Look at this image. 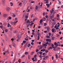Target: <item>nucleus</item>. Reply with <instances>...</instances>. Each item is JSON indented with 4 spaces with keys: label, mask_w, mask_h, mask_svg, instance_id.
I'll use <instances>...</instances> for the list:
<instances>
[{
    "label": "nucleus",
    "mask_w": 63,
    "mask_h": 63,
    "mask_svg": "<svg viewBox=\"0 0 63 63\" xmlns=\"http://www.w3.org/2000/svg\"><path fill=\"white\" fill-rule=\"evenodd\" d=\"M47 25V23H44V26H46Z\"/></svg>",
    "instance_id": "c756f323"
},
{
    "label": "nucleus",
    "mask_w": 63,
    "mask_h": 63,
    "mask_svg": "<svg viewBox=\"0 0 63 63\" xmlns=\"http://www.w3.org/2000/svg\"><path fill=\"white\" fill-rule=\"evenodd\" d=\"M46 44H47V45H48V42H47L46 43Z\"/></svg>",
    "instance_id": "774afa93"
},
{
    "label": "nucleus",
    "mask_w": 63,
    "mask_h": 63,
    "mask_svg": "<svg viewBox=\"0 0 63 63\" xmlns=\"http://www.w3.org/2000/svg\"><path fill=\"white\" fill-rule=\"evenodd\" d=\"M13 44H12V46H13V47H16V44L14 43H13Z\"/></svg>",
    "instance_id": "423d86ee"
},
{
    "label": "nucleus",
    "mask_w": 63,
    "mask_h": 63,
    "mask_svg": "<svg viewBox=\"0 0 63 63\" xmlns=\"http://www.w3.org/2000/svg\"><path fill=\"white\" fill-rule=\"evenodd\" d=\"M53 59H54V57L53 56H52V60H53Z\"/></svg>",
    "instance_id": "680f3d73"
},
{
    "label": "nucleus",
    "mask_w": 63,
    "mask_h": 63,
    "mask_svg": "<svg viewBox=\"0 0 63 63\" xmlns=\"http://www.w3.org/2000/svg\"><path fill=\"white\" fill-rule=\"evenodd\" d=\"M34 2H35V1H31V3H34Z\"/></svg>",
    "instance_id": "bf43d9fd"
},
{
    "label": "nucleus",
    "mask_w": 63,
    "mask_h": 63,
    "mask_svg": "<svg viewBox=\"0 0 63 63\" xmlns=\"http://www.w3.org/2000/svg\"><path fill=\"white\" fill-rule=\"evenodd\" d=\"M13 16L14 17H15V16H16V15L14 14H13Z\"/></svg>",
    "instance_id": "3c124183"
},
{
    "label": "nucleus",
    "mask_w": 63,
    "mask_h": 63,
    "mask_svg": "<svg viewBox=\"0 0 63 63\" xmlns=\"http://www.w3.org/2000/svg\"><path fill=\"white\" fill-rule=\"evenodd\" d=\"M29 21L28 20H27L26 21V23L27 24V23H29Z\"/></svg>",
    "instance_id": "72a5a7b5"
},
{
    "label": "nucleus",
    "mask_w": 63,
    "mask_h": 63,
    "mask_svg": "<svg viewBox=\"0 0 63 63\" xmlns=\"http://www.w3.org/2000/svg\"><path fill=\"white\" fill-rule=\"evenodd\" d=\"M5 39L6 41H7L8 38H7V35L5 36Z\"/></svg>",
    "instance_id": "9d476101"
},
{
    "label": "nucleus",
    "mask_w": 63,
    "mask_h": 63,
    "mask_svg": "<svg viewBox=\"0 0 63 63\" xmlns=\"http://www.w3.org/2000/svg\"><path fill=\"white\" fill-rule=\"evenodd\" d=\"M31 57V56H30V55H29L28 57V58L29 59H30V58Z\"/></svg>",
    "instance_id": "58836bf2"
},
{
    "label": "nucleus",
    "mask_w": 63,
    "mask_h": 63,
    "mask_svg": "<svg viewBox=\"0 0 63 63\" xmlns=\"http://www.w3.org/2000/svg\"><path fill=\"white\" fill-rule=\"evenodd\" d=\"M42 50V51H46V49H43Z\"/></svg>",
    "instance_id": "ea45409f"
},
{
    "label": "nucleus",
    "mask_w": 63,
    "mask_h": 63,
    "mask_svg": "<svg viewBox=\"0 0 63 63\" xmlns=\"http://www.w3.org/2000/svg\"><path fill=\"white\" fill-rule=\"evenodd\" d=\"M31 44L32 45H34V43H33V42H32Z\"/></svg>",
    "instance_id": "473e14b6"
},
{
    "label": "nucleus",
    "mask_w": 63,
    "mask_h": 63,
    "mask_svg": "<svg viewBox=\"0 0 63 63\" xmlns=\"http://www.w3.org/2000/svg\"><path fill=\"white\" fill-rule=\"evenodd\" d=\"M45 15H46V13H43V16H44Z\"/></svg>",
    "instance_id": "a18cd8bd"
},
{
    "label": "nucleus",
    "mask_w": 63,
    "mask_h": 63,
    "mask_svg": "<svg viewBox=\"0 0 63 63\" xmlns=\"http://www.w3.org/2000/svg\"><path fill=\"white\" fill-rule=\"evenodd\" d=\"M49 41V39H47L46 40V41H47V42H48V41Z\"/></svg>",
    "instance_id": "c85d7f7f"
},
{
    "label": "nucleus",
    "mask_w": 63,
    "mask_h": 63,
    "mask_svg": "<svg viewBox=\"0 0 63 63\" xmlns=\"http://www.w3.org/2000/svg\"><path fill=\"white\" fill-rule=\"evenodd\" d=\"M39 38H40V37H39V36H38L37 40H39Z\"/></svg>",
    "instance_id": "c9c22d12"
},
{
    "label": "nucleus",
    "mask_w": 63,
    "mask_h": 63,
    "mask_svg": "<svg viewBox=\"0 0 63 63\" xmlns=\"http://www.w3.org/2000/svg\"><path fill=\"white\" fill-rule=\"evenodd\" d=\"M52 47H50L49 48L48 50H49L50 49H52Z\"/></svg>",
    "instance_id": "393cba45"
},
{
    "label": "nucleus",
    "mask_w": 63,
    "mask_h": 63,
    "mask_svg": "<svg viewBox=\"0 0 63 63\" xmlns=\"http://www.w3.org/2000/svg\"><path fill=\"white\" fill-rule=\"evenodd\" d=\"M40 23H42L43 22V20H40Z\"/></svg>",
    "instance_id": "dca6fc26"
},
{
    "label": "nucleus",
    "mask_w": 63,
    "mask_h": 63,
    "mask_svg": "<svg viewBox=\"0 0 63 63\" xmlns=\"http://www.w3.org/2000/svg\"><path fill=\"white\" fill-rule=\"evenodd\" d=\"M23 43H26V41L25 40H24L23 41Z\"/></svg>",
    "instance_id": "37998d69"
},
{
    "label": "nucleus",
    "mask_w": 63,
    "mask_h": 63,
    "mask_svg": "<svg viewBox=\"0 0 63 63\" xmlns=\"http://www.w3.org/2000/svg\"><path fill=\"white\" fill-rule=\"evenodd\" d=\"M53 48H54L53 50H56V47L55 46V47H53Z\"/></svg>",
    "instance_id": "9b49d317"
},
{
    "label": "nucleus",
    "mask_w": 63,
    "mask_h": 63,
    "mask_svg": "<svg viewBox=\"0 0 63 63\" xmlns=\"http://www.w3.org/2000/svg\"><path fill=\"white\" fill-rule=\"evenodd\" d=\"M49 36H51V33H49Z\"/></svg>",
    "instance_id": "4d7b16f0"
},
{
    "label": "nucleus",
    "mask_w": 63,
    "mask_h": 63,
    "mask_svg": "<svg viewBox=\"0 0 63 63\" xmlns=\"http://www.w3.org/2000/svg\"><path fill=\"white\" fill-rule=\"evenodd\" d=\"M6 0H2V4H5V3L6 2V1H5Z\"/></svg>",
    "instance_id": "20e7f679"
},
{
    "label": "nucleus",
    "mask_w": 63,
    "mask_h": 63,
    "mask_svg": "<svg viewBox=\"0 0 63 63\" xmlns=\"http://www.w3.org/2000/svg\"><path fill=\"white\" fill-rule=\"evenodd\" d=\"M19 34L17 36V38L18 39H17L16 41H19V40L20 38H21V36H22V33H21V32H19Z\"/></svg>",
    "instance_id": "f257e3e1"
},
{
    "label": "nucleus",
    "mask_w": 63,
    "mask_h": 63,
    "mask_svg": "<svg viewBox=\"0 0 63 63\" xmlns=\"http://www.w3.org/2000/svg\"><path fill=\"white\" fill-rule=\"evenodd\" d=\"M20 59H19L18 60V61L19 63H20Z\"/></svg>",
    "instance_id": "052dcab7"
},
{
    "label": "nucleus",
    "mask_w": 63,
    "mask_h": 63,
    "mask_svg": "<svg viewBox=\"0 0 63 63\" xmlns=\"http://www.w3.org/2000/svg\"><path fill=\"white\" fill-rule=\"evenodd\" d=\"M52 32H54V30L53 29H52Z\"/></svg>",
    "instance_id": "e433bc0d"
},
{
    "label": "nucleus",
    "mask_w": 63,
    "mask_h": 63,
    "mask_svg": "<svg viewBox=\"0 0 63 63\" xmlns=\"http://www.w3.org/2000/svg\"><path fill=\"white\" fill-rule=\"evenodd\" d=\"M24 57H25V55H23L22 56V58H24Z\"/></svg>",
    "instance_id": "a19ab883"
},
{
    "label": "nucleus",
    "mask_w": 63,
    "mask_h": 63,
    "mask_svg": "<svg viewBox=\"0 0 63 63\" xmlns=\"http://www.w3.org/2000/svg\"><path fill=\"white\" fill-rule=\"evenodd\" d=\"M38 7H37V6H36L35 7V9L36 10H38V9H37V8H38Z\"/></svg>",
    "instance_id": "5fc2aeb1"
},
{
    "label": "nucleus",
    "mask_w": 63,
    "mask_h": 63,
    "mask_svg": "<svg viewBox=\"0 0 63 63\" xmlns=\"http://www.w3.org/2000/svg\"><path fill=\"white\" fill-rule=\"evenodd\" d=\"M39 51V49H36V52H38Z\"/></svg>",
    "instance_id": "a878e982"
},
{
    "label": "nucleus",
    "mask_w": 63,
    "mask_h": 63,
    "mask_svg": "<svg viewBox=\"0 0 63 63\" xmlns=\"http://www.w3.org/2000/svg\"><path fill=\"white\" fill-rule=\"evenodd\" d=\"M16 58H15L14 60H13L12 63H14V62H15V61H16Z\"/></svg>",
    "instance_id": "f8f14e48"
},
{
    "label": "nucleus",
    "mask_w": 63,
    "mask_h": 63,
    "mask_svg": "<svg viewBox=\"0 0 63 63\" xmlns=\"http://www.w3.org/2000/svg\"><path fill=\"white\" fill-rule=\"evenodd\" d=\"M8 52H9L8 50L6 51H5V52H4L3 54H5V53H8Z\"/></svg>",
    "instance_id": "1a4fd4ad"
},
{
    "label": "nucleus",
    "mask_w": 63,
    "mask_h": 63,
    "mask_svg": "<svg viewBox=\"0 0 63 63\" xmlns=\"http://www.w3.org/2000/svg\"><path fill=\"white\" fill-rule=\"evenodd\" d=\"M10 30L11 31H12V30H13V28H12V27H11L10 28Z\"/></svg>",
    "instance_id": "e2e57ef3"
},
{
    "label": "nucleus",
    "mask_w": 63,
    "mask_h": 63,
    "mask_svg": "<svg viewBox=\"0 0 63 63\" xmlns=\"http://www.w3.org/2000/svg\"><path fill=\"white\" fill-rule=\"evenodd\" d=\"M58 2H59L60 4H61V1H60L59 0H58Z\"/></svg>",
    "instance_id": "09e8293b"
},
{
    "label": "nucleus",
    "mask_w": 63,
    "mask_h": 63,
    "mask_svg": "<svg viewBox=\"0 0 63 63\" xmlns=\"http://www.w3.org/2000/svg\"><path fill=\"white\" fill-rule=\"evenodd\" d=\"M43 21H45L46 20V18L45 17H44L43 19H42Z\"/></svg>",
    "instance_id": "0eeeda50"
},
{
    "label": "nucleus",
    "mask_w": 63,
    "mask_h": 63,
    "mask_svg": "<svg viewBox=\"0 0 63 63\" xmlns=\"http://www.w3.org/2000/svg\"><path fill=\"white\" fill-rule=\"evenodd\" d=\"M43 46H41L40 47V48H41V49H42V48H43Z\"/></svg>",
    "instance_id": "0e129e2a"
},
{
    "label": "nucleus",
    "mask_w": 63,
    "mask_h": 63,
    "mask_svg": "<svg viewBox=\"0 0 63 63\" xmlns=\"http://www.w3.org/2000/svg\"><path fill=\"white\" fill-rule=\"evenodd\" d=\"M44 47H47V45L46 44H44L43 45Z\"/></svg>",
    "instance_id": "f3484780"
},
{
    "label": "nucleus",
    "mask_w": 63,
    "mask_h": 63,
    "mask_svg": "<svg viewBox=\"0 0 63 63\" xmlns=\"http://www.w3.org/2000/svg\"><path fill=\"white\" fill-rule=\"evenodd\" d=\"M0 28L2 29V28H3V26H0Z\"/></svg>",
    "instance_id": "c03bdc74"
},
{
    "label": "nucleus",
    "mask_w": 63,
    "mask_h": 63,
    "mask_svg": "<svg viewBox=\"0 0 63 63\" xmlns=\"http://www.w3.org/2000/svg\"><path fill=\"white\" fill-rule=\"evenodd\" d=\"M57 27V25H56L54 26L55 28H56Z\"/></svg>",
    "instance_id": "69168bd1"
},
{
    "label": "nucleus",
    "mask_w": 63,
    "mask_h": 63,
    "mask_svg": "<svg viewBox=\"0 0 63 63\" xmlns=\"http://www.w3.org/2000/svg\"><path fill=\"white\" fill-rule=\"evenodd\" d=\"M11 24H12V25H14V22H12L11 23Z\"/></svg>",
    "instance_id": "2f4dec72"
},
{
    "label": "nucleus",
    "mask_w": 63,
    "mask_h": 63,
    "mask_svg": "<svg viewBox=\"0 0 63 63\" xmlns=\"http://www.w3.org/2000/svg\"><path fill=\"white\" fill-rule=\"evenodd\" d=\"M10 8H9V7H8L7 8V10L8 11H9V10H10Z\"/></svg>",
    "instance_id": "2eb2a0df"
},
{
    "label": "nucleus",
    "mask_w": 63,
    "mask_h": 63,
    "mask_svg": "<svg viewBox=\"0 0 63 63\" xmlns=\"http://www.w3.org/2000/svg\"><path fill=\"white\" fill-rule=\"evenodd\" d=\"M27 44H26L24 46V47L25 48L26 47H27Z\"/></svg>",
    "instance_id": "cd10ccee"
},
{
    "label": "nucleus",
    "mask_w": 63,
    "mask_h": 63,
    "mask_svg": "<svg viewBox=\"0 0 63 63\" xmlns=\"http://www.w3.org/2000/svg\"><path fill=\"white\" fill-rule=\"evenodd\" d=\"M52 47H54V45H53V44H52Z\"/></svg>",
    "instance_id": "6e6d98bb"
},
{
    "label": "nucleus",
    "mask_w": 63,
    "mask_h": 63,
    "mask_svg": "<svg viewBox=\"0 0 63 63\" xmlns=\"http://www.w3.org/2000/svg\"><path fill=\"white\" fill-rule=\"evenodd\" d=\"M50 23L51 25H52V22H50Z\"/></svg>",
    "instance_id": "338daca9"
},
{
    "label": "nucleus",
    "mask_w": 63,
    "mask_h": 63,
    "mask_svg": "<svg viewBox=\"0 0 63 63\" xmlns=\"http://www.w3.org/2000/svg\"><path fill=\"white\" fill-rule=\"evenodd\" d=\"M42 5L41 4V5H39L38 6V8H39V9H40V8H42Z\"/></svg>",
    "instance_id": "6e6552de"
},
{
    "label": "nucleus",
    "mask_w": 63,
    "mask_h": 63,
    "mask_svg": "<svg viewBox=\"0 0 63 63\" xmlns=\"http://www.w3.org/2000/svg\"><path fill=\"white\" fill-rule=\"evenodd\" d=\"M47 58H48V56H47L45 57V58H46V59H47Z\"/></svg>",
    "instance_id": "864d4df0"
},
{
    "label": "nucleus",
    "mask_w": 63,
    "mask_h": 63,
    "mask_svg": "<svg viewBox=\"0 0 63 63\" xmlns=\"http://www.w3.org/2000/svg\"><path fill=\"white\" fill-rule=\"evenodd\" d=\"M29 53H28V52H26L25 53V54H26L27 55V54H28Z\"/></svg>",
    "instance_id": "6ab92c4d"
},
{
    "label": "nucleus",
    "mask_w": 63,
    "mask_h": 63,
    "mask_svg": "<svg viewBox=\"0 0 63 63\" xmlns=\"http://www.w3.org/2000/svg\"><path fill=\"white\" fill-rule=\"evenodd\" d=\"M47 32H49V30H50V29L49 28V27H48L47 28Z\"/></svg>",
    "instance_id": "7ed1b4c3"
},
{
    "label": "nucleus",
    "mask_w": 63,
    "mask_h": 63,
    "mask_svg": "<svg viewBox=\"0 0 63 63\" xmlns=\"http://www.w3.org/2000/svg\"><path fill=\"white\" fill-rule=\"evenodd\" d=\"M42 53H43V52H41V51H40L39 52V54H40V55H41L42 54Z\"/></svg>",
    "instance_id": "a211bd4d"
},
{
    "label": "nucleus",
    "mask_w": 63,
    "mask_h": 63,
    "mask_svg": "<svg viewBox=\"0 0 63 63\" xmlns=\"http://www.w3.org/2000/svg\"><path fill=\"white\" fill-rule=\"evenodd\" d=\"M8 25L7 26V27H10V24L9 23H8Z\"/></svg>",
    "instance_id": "aec40b11"
},
{
    "label": "nucleus",
    "mask_w": 63,
    "mask_h": 63,
    "mask_svg": "<svg viewBox=\"0 0 63 63\" xmlns=\"http://www.w3.org/2000/svg\"><path fill=\"white\" fill-rule=\"evenodd\" d=\"M25 40H26V41H28V39H26V38H25Z\"/></svg>",
    "instance_id": "bb28decb"
},
{
    "label": "nucleus",
    "mask_w": 63,
    "mask_h": 63,
    "mask_svg": "<svg viewBox=\"0 0 63 63\" xmlns=\"http://www.w3.org/2000/svg\"><path fill=\"white\" fill-rule=\"evenodd\" d=\"M36 57H37V55H34V58H36Z\"/></svg>",
    "instance_id": "8fccbe9b"
},
{
    "label": "nucleus",
    "mask_w": 63,
    "mask_h": 63,
    "mask_svg": "<svg viewBox=\"0 0 63 63\" xmlns=\"http://www.w3.org/2000/svg\"><path fill=\"white\" fill-rule=\"evenodd\" d=\"M7 16L8 15L7 14H4L3 15V16L5 18H8Z\"/></svg>",
    "instance_id": "f03ea898"
},
{
    "label": "nucleus",
    "mask_w": 63,
    "mask_h": 63,
    "mask_svg": "<svg viewBox=\"0 0 63 63\" xmlns=\"http://www.w3.org/2000/svg\"><path fill=\"white\" fill-rule=\"evenodd\" d=\"M9 19H12V17H11L9 16Z\"/></svg>",
    "instance_id": "f704fd0d"
},
{
    "label": "nucleus",
    "mask_w": 63,
    "mask_h": 63,
    "mask_svg": "<svg viewBox=\"0 0 63 63\" xmlns=\"http://www.w3.org/2000/svg\"><path fill=\"white\" fill-rule=\"evenodd\" d=\"M49 17H50L51 19H52V18H53V17L52 16H50V15L49 16Z\"/></svg>",
    "instance_id": "b1692460"
},
{
    "label": "nucleus",
    "mask_w": 63,
    "mask_h": 63,
    "mask_svg": "<svg viewBox=\"0 0 63 63\" xmlns=\"http://www.w3.org/2000/svg\"><path fill=\"white\" fill-rule=\"evenodd\" d=\"M56 12H57V11L56 10H55L54 12L53 13V14H56Z\"/></svg>",
    "instance_id": "5701e85b"
},
{
    "label": "nucleus",
    "mask_w": 63,
    "mask_h": 63,
    "mask_svg": "<svg viewBox=\"0 0 63 63\" xmlns=\"http://www.w3.org/2000/svg\"><path fill=\"white\" fill-rule=\"evenodd\" d=\"M18 21H15L14 22V24H16V23L17 22H18Z\"/></svg>",
    "instance_id": "79ce46f5"
},
{
    "label": "nucleus",
    "mask_w": 63,
    "mask_h": 63,
    "mask_svg": "<svg viewBox=\"0 0 63 63\" xmlns=\"http://www.w3.org/2000/svg\"><path fill=\"white\" fill-rule=\"evenodd\" d=\"M46 5L47 6V8H49V4H47Z\"/></svg>",
    "instance_id": "4468645a"
},
{
    "label": "nucleus",
    "mask_w": 63,
    "mask_h": 63,
    "mask_svg": "<svg viewBox=\"0 0 63 63\" xmlns=\"http://www.w3.org/2000/svg\"><path fill=\"white\" fill-rule=\"evenodd\" d=\"M53 9H54V8L52 9V11H50V13L51 14H52V12H54V10H53Z\"/></svg>",
    "instance_id": "39448f33"
},
{
    "label": "nucleus",
    "mask_w": 63,
    "mask_h": 63,
    "mask_svg": "<svg viewBox=\"0 0 63 63\" xmlns=\"http://www.w3.org/2000/svg\"><path fill=\"white\" fill-rule=\"evenodd\" d=\"M54 45H55V46H56V45H57V43L56 42H55L54 43Z\"/></svg>",
    "instance_id": "4c0bfd02"
},
{
    "label": "nucleus",
    "mask_w": 63,
    "mask_h": 63,
    "mask_svg": "<svg viewBox=\"0 0 63 63\" xmlns=\"http://www.w3.org/2000/svg\"><path fill=\"white\" fill-rule=\"evenodd\" d=\"M38 36H40L41 35V34L40 33H38Z\"/></svg>",
    "instance_id": "de8ad7c7"
},
{
    "label": "nucleus",
    "mask_w": 63,
    "mask_h": 63,
    "mask_svg": "<svg viewBox=\"0 0 63 63\" xmlns=\"http://www.w3.org/2000/svg\"><path fill=\"white\" fill-rule=\"evenodd\" d=\"M31 46V44H28V47H30Z\"/></svg>",
    "instance_id": "4be33fe9"
},
{
    "label": "nucleus",
    "mask_w": 63,
    "mask_h": 63,
    "mask_svg": "<svg viewBox=\"0 0 63 63\" xmlns=\"http://www.w3.org/2000/svg\"><path fill=\"white\" fill-rule=\"evenodd\" d=\"M52 40H54V37H52Z\"/></svg>",
    "instance_id": "7c9ffc66"
},
{
    "label": "nucleus",
    "mask_w": 63,
    "mask_h": 63,
    "mask_svg": "<svg viewBox=\"0 0 63 63\" xmlns=\"http://www.w3.org/2000/svg\"><path fill=\"white\" fill-rule=\"evenodd\" d=\"M21 5H22V3H21L20 2L19 4L18 5H19V6H21Z\"/></svg>",
    "instance_id": "412c9836"
},
{
    "label": "nucleus",
    "mask_w": 63,
    "mask_h": 63,
    "mask_svg": "<svg viewBox=\"0 0 63 63\" xmlns=\"http://www.w3.org/2000/svg\"><path fill=\"white\" fill-rule=\"evenodd\" d=\"M10 6H13V3H12V2H10Z\"/></svg>",
    "instance_id": "ddd939ff"
},
{
    "label": "nucleus",
    "mask_w": 63,
    "mask_h": 63,
    "mask_svg": "<svg viewBox=\"0 0 63 63\" xmlns=\"http://www.w3.org/2000/svg\"><path fill=\"white\" fill-rule=\"evenodd\" d=\"M25 14H24L23 16V18H24V17H25Z\"/></svg>",
    "instance_id": "49530a36"
},
{
    "label": "nucleus",
    "mask_w": 63,
    "mask_h": 63,
    "mask_svg": "<svg viewBox=\"0 0 63 63\" xmlns=\"http://www.w3.org/2000/svg\"><path fill=\"white\" fill-rule=\"evenodd\" d=\"M47 38H49V36L48 35H47Z\"/></svg>",
    "instance_id": "603ef678"
},
{
    "label": "nucleus",
    "mask_w": 63,
    "mask_h": 63,
    "mask_svg": "<svg viewBox=\"0 0 63 63\" xmlns=\"http://www.w3.org/2000/svg\"><path fill=\"white\" fill-rule=\"evenodd\" d=\"M48 52V50H46V53H47Z\"/></svg>",
    "instance_id": "13d9d810"
}]
</instances>
